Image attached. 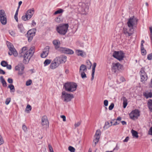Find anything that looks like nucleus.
<instances>
[{
  "label": "nucleus",
  "mask_w": 152,
  "mask_h": 152,
  "mask_svg": "<svg viewBox=\"0 0 152 152\" xmlns=\"http://www.w3.org/2000/svg\"><path fill=\"white\" fill-rule=\"evenodd\" d=\"M32 25L33 26H35L36 23L34 20H33L32 22Z\"/></svg>",
  "instance_id": "62"
},
{
  "label": "nucleus",
  "mask_w": 152,
  "mask_h": 152,
  "mask_svg": "<svg viewBox=\"0 0 152 152\" xmlns=\"http://www.w3.org/2000/svg\"><path fill=\"white\" fill-rule=\"evenodd\" d=\"M87 70L86 66L84 64H82L80 66L79 73L82 72H85Z\"/></svg>",
  "instance_id": "21"
},
{
  "label": "nucleus",
  "mask_w": 152,
  "mask_h": 152,
  "mask_svg": "<svg viewBox=\"0 0 152 152\" xmlns=\"http://www.w3.org/2000/svg\"><path fill=\"white\" fill-rule=\"evenodd\" d=\"M148 107L150 111L152 112V100L150 99L148 102Z\"/></svg>",
  "instance_id": "28"
},
{
  "label": "nucleus",
  "mask_w": 152,
  "mask_h": 152,
  "mask_svg": "<svg viewBox=\"0 0 152 152\" xmlns=\"http://www.w3.org/2000/svg\"><path fill=\"white\" fill-rule=\"evenodd\" d=\"M7 47L9 50L8 52L9 55L11 56L13 55L15 56H17L18 55V53L16 49L14 48L13 45L9 42H7Z\"/></svg>",
  "instance_id": "7"
},
{
  "label": "nucleus",
  "mask_w": 152,
  "mask_h": 152,
  "mask_svg": "<svg viewBox=\"0 0 152 152\" xmlns=\"http://www.w3.org/2000/svg\"><path fill=\"white\" fill-rule=\"evenodd\" d=\"M74 98V96L72 94H68L65 91L62 92L61 98L64 101L66 102L70 101Z\"/></svg>",
  "instance_id": "6"
},
{
  "label": "nucleus",
  "mask_w": 152,
  "mask_h": 152,
  "mask_svg": "<svg viewBox=\"0 0 152 152\" xmlns=\"http://www.w3.org/2000/svg\"><path fill=\"white\" fill-rule=\"evenodd\" d=\"M66 57L63 55L60 58V62L61 63H64L66 61Z\"/></svg>",
  "instance_id": "26"
},
{
  "label": "nucleus",
  "mask_w": 152,
  "mask_h": 152,
  "mask_svg": "<svg viewBox=\"0 0 152 152\" xmlns=\"http://www.w3.org/2000/svg\"><path fill=\"white\" fill-rule=\"evenodd\" d=\"M60 44V41H58V51L61 53L66 54H72L74 53V51L70 49L65 48L59 47L58 46Z\"/></svg>",
  "instance_id": "5"
},
{
  "label": "nucleus",
  "mask_w": 152,
  "mask_h": 152,
  "mask_svg": "<svg viewBox=\"0 0 152 152\" xmlns=\"http://www.w3.org/2000/svg\"><path fill=\"white\" fill-rule=\"evenodd\" d=\"M49 123L47 117L45 115L43 116L42 118L41 124L42 125L46 128L48 127Z\"/></svg>",
  "instance_id": "15"
},
{
  "label": "nucleus",
  "mask_w": 152,
  "mask_h": 152,
  "mask_svg": "<svg viewBox=\"0 0 152 152\" xmlns=\"http://www.w3.org/2000/svg\"><path fill=\"white\" fill-rule=\"evenodd\" d=\"M143 95L147 99L152 97V93L151 92H145L143 93Z\"/></svg>",
  "instance_id": "24"
},
{
  "label": "nucleus",
  "mask_w": 152,
  "mask_h": 152,
  "mask_svg": "<svg viewBox=\"0 0 152 152\" xmlns=\"http://www.w3.org/2000/svg\"><path fill=\"white\" fill-rule=\"evenodd\" d=\"M51 61L50 59H46L44 62L45 66H46L50 64Z\"/></svg>",
  "instance_id": "34"
},
{
  "label": "nucleus",
  "mask_w": 152,
  "mask_h": 152,
  "mask_svg": "<svg viewBox=\"0 0 152 152\" xmlns=\"http://www.w3.org/2000/svg\"><path fill=\"white\" fill-rule=\"evenodd\" d=\"M20 56L23 58V62L27 64L33 54V52L31 50H28L26 47H24L22 48L20 51Z\"/></svg>",
  "instance_id": "2"
},
{
  "label": "nucleus",
  "mask_w": 152,
  "mask_h": 152,
  "mask_svg": "<svg viewBox=\"0 0 152 152\" xmlns=\"http://www.w3.org/2000/svg\"><path fill=\"white\" fill-rule=\"evenodd\" d=\"M77 85L76 83L68 82L65 83L64 87L66 91L69 92H73L76 90Z\"/></svg>",
  "instance_id": "3"
},
{
  "label": "nucleus",
  "mask_w": 152,
  "mask_h": 152,
  "mask_svg": "<svg viewBox=\"0 0 152 152\" xmlns=\"http://www.w3.org/2000/svg\"><path fill=\"white\" fill-rule=\"evenodd\" d=\"M129 139V137H127L126 138L123 140V142H126L128 141Z\"/></svg>",
  "instance_id": "58"
},
{
  "label": "nucleus",
  "mask_w": 152,
  "mask_h": 152,
  "mask_svg": "<svg viewBox=\"0 0 152 152\" xmlns=\"http://www.w3.org/2000/svg\"><path fill=\"white\" fill-rule=\"evenodd\" d=\"M80 124V123L79 122H77V123H75V127L79 126Z\"/></svg>",
  "instance_id": "60"
},
{
  "label": "nucleus",
  "mask_w": 152,
  "mask_h": 152,
  "mask_svg": "<svg viewBox=\"0 0 152 152\" xmlns=\"http://www.w3.org/2000/svg\"><path fill=\"white\" fill-rule=\"evenodd\" d=\"M87 63L88 64V63L89 64V65H90V67L89 68V69H90L91 68V66L92 65V64H91V62L90 61H88L87 62Z\"/></svg>",
  "instance_id": "64"
},
{
  "label": "nucleus",
  "mask_w": 152,
  "mask_h": 152,
  "mask_svg": "<svg viewBox=\"0 0 152 152\" xmlns=\"http://www.w3.org/2000/svg\"><path fill=\"white\" fill-rule=\"evenodd\" d=\"M31 106L29 104L27 105L26 109V111H30L31 110Z\"/></svg>",
  "instance_id": "39"
},
{
  "label": "nucleus",
  "mask_w": 152,
  "mask_h": 152,
  "mask_svg": "<svg viewBox=\"0 0 152 152\" xmlns=\"http://www.w3.org/2000/svg\"><path fill=\"white\" fill-rule=\"evenodd\" d=\"M141 52L142 54V55H145L146 53V50L144 48L143 49H141Z\"/></svg>",
  "instance_id": "43"
},
{
  "label": "nucleus",
  "mask_w": 152,
  "mask_h": 152,
  "mask_svg": "<svg viewBox=\"0 0 152 152\" xmlns=\"http://www.w3.org/2000/svg\"><path fill=\"white\" fill-rule=\"evenodd\" d=\"M120 123V122H119L118 121H116L113 124V126H115L119 124Z\"/></svg>",
  "instance_id": "61"
},
{
  "label": "nucleus",
  "mask_w": 152,
  "mask_h": 152,
  "mask_svg": "<svg viewBox=\"0 0 152 152\" xmlns=\"http://www.w3.org/2000/svg\"><path fill=\"white\" fill-rule=\"evenodd\" d=\"M96 65V63L94 62L93 63L92 69V74H91V80H92L94 78V73L95 72V68Z\"/></svg>",
  "instance_id": "19"
},
{
  "label": "nucleus",
  "mask_w": 152,
  "mask_h": 152,
  "mask_svg": "<svg viewBox=\"0 0 152 152\" xmlns=\"http://www.w3.org/2000/svg\"><path fill=\"white\" fill-rule=\"evenodd\" d=\"M0 80L3 86L4 87H6L7 86V83L3 76H1L0 77Z\"/></svg>",
  "instance_id": "25"
},
{
  "label": "nucleus",
  "mask_w": 152,
  "mask_h": 152,
  "mask_svg": "<svg viewBox=\"0 0 152 152\" xmlns=\"http://www.w3.org/2000/svg\"><path fill=\"white\" fill-rule=\"evenodd\" d=\"M34 13V8L28 10L26 12L25 15H23L22 17V19L24 21L29 20L31 18Z\"/></svg>",
  "instance_id": "8"
},
{
  "label": "nucleus",
  "mask_w": 152,
  "mask_h": 152,
  "mask_svg": "<svg viewBox=\"0 0 152 152\" xmlns=\"http://www.w3.org/2000/svg\"><path fill=\"white\" fill-rule=\"evenodd\" d=\"M64 12V10L62 9L58 8V18L60 19V21L61 20V17L62 15V13Z\"/></svg>",
  "instance_id": "22"
},
{
  "label": "nucleus",
  "mask_w": 152,
  "mask_h": 152,
  "mask_svg": "<svg viewBox=\"0 0 152 152\" xmlns=\"http://www.w3.org/2000/svg\"><path fill=\"white\" fill-rule=\"evenodd\" d=\"M0 21L3 25H5L7 23L6 15L4 11L3 10H0Z\"/></svg>",
  "instance_id": "11"
},
{
  "label": "nucleus",
  "mask_w": 152,
  "mask_h": 152,
  "mask_svg": "<svg viewBox=\"0 0 152 152\" xmlns=\"http://www.w3.org/2000/svg\"><path fill=\"white\" fill-rule=\"evenodd\" d=\"M113 56L114 57L120 61L123 60L124 56V53L122 51H114L113 54Z\"/></svg>",
  "instance_id": "10"
},
{
  "label": "nucleus",
  "mask_w": 152,
  "mask_h": 152,
  "mask_svg": "<svg viewBox=\"0 0 152 152\" xmlns=\"http://www.w3.org/2000/svg\"><path fill=\"white\" fill-rule=\"evenodd\" d=\"M96 65V63L94 62L93 63L92 69V74H91V80H92L94 78V73L95 72V68Z\"/></svg>",
  "instance_id": "18"
},
{
  "label": "nucleus",
  "mask_w": 152,
  "mask_h": 152,
  "mask_svg": "<svg viewBox=\"0 0 152 152\" xmlns=\"http://www.w3.org/2000/svg\"><path fill=\"white\" fill-rule=\"evenodd\" d=\"M18 29L21 33L23 34H24L26 33V30L24 28L23 25L22 24L20 23L18 24Z\"/></svg>",
  "instance_id": "17"
},
{
  "label": "nucleus",
  "mask_w": 152,
  "mask_h": 152,
  "mask_svg": "<svg viewBox=\"0 0 152 152\" xmlns=\"http://www.w3.org/2000/svg\"><path fill=\"white\" fill-rule=\"evenodd\" d=\"M8 82L10 83H13V80L11 78H8L7 80Z\"/></svg>",
  "instance_id": "54"
},
{
  "label": "nucleus",
  "mask_w": 152,
  "mask_h": 152,
  "mask_svg": "<svg viewBox=\"0 0 152 152\" xmlns=\"http://www.w3.org/2000/svg\"><path fill=\"white\" fill-rule=\"evenodd\" d=\"M7 64L8 63L7 62L5 61H2L1 63V65L3 67H6L7 65Z\"/></svg>",
  "instance_id": "35"
},
{
  "label": "nucleus",
  "mask_w": 152,
  "mask_h": 152,
  "mask_svg": "<svg viewBox=\"0 0 152 152\" xmlns=\"http://www.w3.org/2000/svg\"><path fill=\"white\" fill-rule=\"evenodd\" d=\"M7 69H11L12 68V66L10 65H8V64L7 66H6Z\"/></svg>",
  "instance_id": "59"
},
{
  "label": "nucleus",
  "mask_w": 152,
  "mask_h": 152,
  "mask_svg": "<svg viewBox=\"0 0 152 152\" xmlns=\"http://www.w3.org/2000/svg\"><path fill=\"white\" fill-rule=\"evenodd\" d=\"M120 83L123 82L125 80V79L123 77H120Z\"/></svg>",
  "instance_id": "57"
},
{
  "label": "nucleus",
  "mask_w": 152,
  "mask_h": 152,
  "mask_svg": "<svg viewBox=\"0 0 152 152\" xmlns=\"http://www.w3.org/2000/svg\"><path fill=\"white\" fill-rule=\"evenodd\" d=\"M101 134V132L100 130L99 129L97 130L96 131L95 134L94 136V138H97V139H99Z\"/></svg>",
  "instance_id": "27"
},
{
  "label": "nucleus",
  "mask_w": 152,
  "mask_h": 152,
  "mask_svg": "<svg viewBox=\"0 0 152 152\" xmlns=\"http://www.w3.org/2000/svg\"><path fill=\"white\" fill-rule=\"evenodd\" d=\"M80 75L81 77L83 78H84L87 77L85 73V72H82L80 73Z\"/></svg>",
  "instance_id": "37"
},
{
  "label": "nucleus",
  "mask_w": 152,
  "mask_h": 152,
  "mask_svg": "<svg viewBox=\"0 0 152 152\" xmlns=\"http://www.w3.org/2000/svg\"><path fill=\"white\" fill-rule=\"evenodd\" d=\"M68 27V24L60 25L58 27V32L61 34L64 35L67 32Z\"/></svg>",
  "instance_id": "4"
},
{
  "label": "nucleus",
  "mask_w": 152,
  "mask_h": 152,
  "mask_svg": "<svg viewBox=\"0 0 152 152\" xmlns=\"http://www.w3.org/2000/svg\"><path fill=\"white\" fill-rule=\"evenodd\" d=\"M110 126H111V125H110L109 123L107 121V122H106L105 123V124L104 126V128H106V129H107L109 128Z\"/></svg>",
  "instance_id": "36"
},
{
  "label": "nucleus",
  "mask_w": 152,
  "mask_h": 152,
  "mask_svg": "<svg viewBox=\"0 0 152 152\" xmlns=\"http://www.w3.org/2000/svg\"><path fill=\"white\" fill-rule=\"evenodd\" d=\"M22 128L23 131L25 132H26L27 131V127L24 124L23 125Z\"/></svg>",
  "instance_id": "48"
},
{
  "label": "nucleus",
  "mask_w": 152,
  "mask_h": 152,
  "mask_svg": "<svg viewBox=\"0 0 152 152\" xmlns=\"http://www.w3.org/2000/svg\"><path fill=\"white\" fill-rule=\"evenodd\" d=\"M24 69V66L23 64L22 63H20L18 64V65L16 66L15 67V69L16 70H18L19 69Z\"/></svg>",
  "instance_id": "23"
},
{
  "label": "nucleus",
  "mask_w": 152,
  "mask_h": 152,
  "mask_svg": "<svg viewBox=\"0 0 152 152\" xmlns=\"http://www.w3.org/2000/svg\"><path fill=\"white\" fill-rule=\"evenodd\" d=\"M123 107L124 108L126 107L127 104V100L125 97H123Z\"/></svg>",
  "instance_id": "31"
},
{
  "label": "nucleus",
  "mask_w": 152,
  "mask_h": 152,
  "mask_svg": "<svg viewBox=\"0 0 152 152\" xmlns=\"http://www.w3.org/2000/svg\"><path fill=\"white\" fill-rule=\"evenodd\" d=\"M8 88H9L11 91L14 92L15 91V89L14 86L12 84L9 85L8 86Z\"/></svg>",
  "instance_id": "32"
},
{
  "label": "nucleus",
  "mask_w": 152,
  "mask_h": 152,
  "mask_svg": "<svg viewBox=\"0 0 152 152\" xmlns=\"http://www.w3.org/2000/svg\"><path fill=\"white\" fill-rule=\"evenodd\" d=\"M131 132L132 134V135L133 137L136 138H137L138 137V134L137 131L132 129L131 131Z\"/></svg>",
  "instance_id": "29"
},
{
  "label": "nucleus",
  "mask_w": 152,
  "mask_h": 152,
  "mask_svg": "<svg viewBox=\"0 0 152 152\" xmlns=\"http://www.w3.org/2000/svg\"><path fill=\"white\" fill-rule=\"evenodd\" d=\"M49 47L48 46H46L45 48L42 53L41 54V57L42 58H45L46 57L49 53Z\"/></svg>",
  "instance_id": "16"
},
{
  "label": "nucleus",
  "mask_w": 152,
  "mask_h": 152,
  "mask_svg": "<svg viewBox=\"0 0 152 152\" xmlns=\"http://www.w3.org/2000/svg\"><path fill=\"white\" fill-rule=\"evenodd\" d=\"M32 83V81L31 80H29L26 82V85L27 86L30 85Z\"/></svg>",
  "instance_id": "44"
},
{
  "label": "nucleus",
  "mask_w": 152,
  "mask_h": 152,
  "mask_svg": "<svg viewBox=\"0 0 152 152\" xmlns=\"http://www.w3.org/2000/svg\"><path fill=\"white\" fill-rule=\"evenodd\" d=\"M61 118L63 119V121H66V116L64 115H61L60 116Z\"/></svg>",
  "instance_id": "51"
},
{
  "label": "nucleus",
  "mask_w": 152,
  "mask_h": 152,
  "mask_svg": "<svg viewBox=\"0 0 152 152\" xmlns=\"http://www.w3.org/2000/svg\"><path fill=\"white\" fill-rule=\"evenodd\" d=\"M140 115V112L137 109L132 110L129 114L130 118L133 120H134L135 118L137 119Z\"/></svg>",
  "instance_id": "12"
},
{
  "label": "nucleus",
  "mask_w": 152,
  "mask_h": 152,
  "mask_svg": "<svg viewBox=\"0 0 152 152\" xmlns=\"http://www.w3.org/2000/svg\"><path fill=\"white\" fill-rule=\"evenodd\" d=\"M36 31V29H31L28 30L26 34V36L28 38V40L29 42L32 40L33 37L35 35Z\"/></svg>",
  "instance_id": "9"
},
{
  "label": "nucleus",
  "mask_w": 152,
  "mask_h": 152,
  "mask_svg": "<svg viewBox=\"0 0 152 152\" xmlns=\"http://www.w3.org/2000/svg\"><path fill=\"white\" fill-rule=\"evenodd\" d=\"M53 43L55 46V48L57 49V40H55L53 41Z\"/></svg>",
  "instance_id": "41"
},
{
  "label": "nucleus",
  "mask_w": 152,
  "mask_h": 152,
  "mask_svg": "<svg viewBox=\"0 0 152 152\" xmlns=\"http://www.w3.org/2000/svg\"><path fill=\"white\" fill-rule=\"evenodd\" d=\"M121 122L123 125H125L126 124V122L125 121H121Z\"/></svg>",
  "instance_id": "63"
},
{
  "label": "nucleus",
  "mask_w": 152,
  "mask_h": 152,
  "mask_svg": "<svg viewBox=\"0 0 152 152\" xmlns=\"http://www.w3.org/2000/svg\"><path fill=\"white\" fill-rule=\"evenodd\" d=\"M68 150L71 152H75V149L71 146H69L68 147Z\"/></svg>",
  "instance_id": "38"
},
{
  "label": "nucleus",
  "mask_w": 152,
  "mask_h": 152,
  "mask_svg": "<svg viewBox=\"0 0 152 152\" xmlns=\"http://www.w3.org/2000/svg\"><path fill=\"white\" fill-rule=\"evenodd\" d=\"M18 14H15V16H14V18L16 20V21L17 22H18Z\"/></svg>",
  "instance_id": "56"
},
{
  "label": "nucleus",
  "mask_w": 152,
  "mask_h": 152,
  "mask_svg": "<svg viewBox=\"0 0 152 152\" xmlns=\"http://www.w3.org/2000/svg\"><path fill=\"white\" fill-rule=\"evenodd\" d=\"M9 33L12 36H14L15 34V32L13 31L12 30H10L9 31Z\"/></svg>",
  "instance_id": "49"
},
{
  "label": "nucleus",
  "mask_w": 152,
  "mask_h": 152,
  "mask_svg": "<svg viewBox=\"0 0 152 152\" xmlns=\"http://www.w3.org/2000/svg\"><path fill=\"white\" fill-rule=\"evenodd\" d=\"M122 65L119 63H113L112 70L114 73L118 72L121 68Z\"/></svg>",
  "instance_id": "14"
},
{
  "label": "nucleus",
  "mask_w": 152,
  "mask_h": 152,
  "mask_svg": "<svg viewBox=\"0 0 152 152\" xmlns=\"http://www.w3.org/2000/svg\"><path fill=\"white\" fill-rule=\"evenodd\" d=\"M99 140V139H98L97 138H94V139L93 140V142H94V144H93L92 145L93 146L95 147L96 144L98 143Z\"/></svg>",
  "instance_id": "33"
},
{
  "label": "nucleus",
  "mask_w": 152,
  "mask_h": 152,
  "mask_svg": "<svg viewBox=\"0 0 152 152\" xmlns=\"http://www.w3.org/2000/svg\"><path fill=\"white\" fill-rule=\"evenodd\" d=\"M114 107V104L113 103H111L109 107V110H112Z\"/></svg>",
  "instance_id": "42"
},
{
  "label": "nucleus",
  "mask_w": 152,
  "mask_h": 152,
  "mask_svg": "<svg viewBox=\"0 0 152 152\" xmlns=\"http://www.w3.org/2000/svg\"><path fill=\"white\" fill-rule=\"evenodd\" d=\"M4 142V140L2 137L1 136H0V145L2 144Z\"/></svg>",
  "instance_id": "52"
},
{
  "label": "nucleus",
  "mask_w": 152,
  "mask_h": 152,
  "mask_svg": "<svg viewBox=\"0 0 152 152\" xmlns=\"http://www.w3.org/2000/svg\"><path fill=\"white\" fill-rule=\"evenodd\" d=\"M5 74V72L2 69L0 68V74L4 75Z\"/></svg>",
  "instance_id": "55"
},
{
  "label": "nucleus",
  "mask_w": 152,
  "mask_h": 152,
  "mask_svg": "<svg viewBox=\"0 0 152 152\" xmlns=\"http://www.w3.org/2000/svg\"><path fill=\"white\" fill-rule=\"evenodd\" d=\"M48 147L50 152H53V151L52 146L50 144H48Z\"/></svg>",
  "instance_id": "40"
},
{
  "label": "nucleus",
  "mask_w": 152,
  "mask_h": 152,
  "mask_svg": "<svg viewBox=\"0 0 152 152\" xmlns=\"http://www.w3.org/2000/svg\"><path fill=\"white\" fill-rule=\"evenodd\" d=\"M147 58L148 60L152 59V53H151L148 55Z\"/></svg>",
  "instance_id": "45"
},
{
  "label": "nucleus",
  "mask_w": 152,
  "mask_h": 152,
  "mask_svg": "<svg viewBox=\"0 0 152 152\" xmlns=\"http://www.w3.org/2000/svg\"><path fill=\"white\" fill-rule=\"evenodd\" d=\"M18 70L19 71L18 74L20 75H21L23 74L24 69H19Z\"/></svg>",
  "instance_id": "47"
},
{
  "label": "nucleus",
  "mask_w": 152,
  "mask_h": 152,
  "mask_svg": "<svg viewBox=\"0 0 152 152\" xmlns=\"http://www.w3.org/2000/svg\"><path fill=\"white\" fill-rule=\"evenodd\" d=\"M11 101V99L10 98H7L5 101V103L7 105H8Z\"/></svg>",
  "instance_id": "46"
},
{
  "label": "nucleus",
  "mask_w": 152,
  "mask_h": 152,
  "mask_svg": "<svg viewBox=\"0 0 152 152\" xmlns=\"http://www.w3.org/2000/svg\"><path fill=\"white\" fill-rule=\"evenodd\" d=\"M121 119H122V118L121 117L119 116L116 119H113V121L116 120V121H118L119 122V121H121Z\"/></svg>",
  "instance_id": "50"
},
{
  "label": "nucleus",
  "mask_w": 152,
  "mask_h": 152,
  "mask_svg": "<svg viewBox=\"0 0 152 152\" xmlns=\"http://www.w3.org/2000/svg\"><path fill=\"white\" fill-rule=\"evenodd\" d=\"M140 81L144 83L148 79L147 75L142 68H141L140 72Z\"/></svg>",
  "instance_id": "13"
},
{
  "label": "nucleus",
  "mask_w": 152,
  "mask_h": 152,
  "mask_svg": "<svg viewBox=\"0 0 152 152\" xmlns=\"http://www.w3.org/2000/svg\"><path fill=\"white\" fill-rule=\"evenodd\" d=\"M50 68L52 69H54L57 67L56 64V59H54L52 62L50 66Z\"/></svg>",
  "instance_id": "20"
},
{
  "label": "nucleus",
  "mask_w": 152,
  "mask_h": 152,
  "mask_svg": "<svg viewBox=\"0 0 152 152\" xmlns=\"http://www.w3.org/2000/svg\"><path fill=\"white\" fill-rule=\"evenodd\" d=\"M138 20L134 16L129 18L127 22L128 28H124V33L129 37L133 33L134 29L136 27Z\"/></svg>",
  "instance_id": "1"
},
{
  "label": "nucleus",
  "mask_w": 152,
  "mask_h": 152,
  "mask_svg": "<svg viewBox=\"0 0 152 152\" xmlns=\"http://www.w3.org/2000/svg\"><path fill=\"white\" fill-rule=\"evenodd\" d=\"M108 100H104V105L105 106H107L108 104Z\"/></svg>",
  "instance_id": "53"
},
{
  "label": "nucleus",
  "mask_w": 152,
  "mask_h": 152,
  "mask_svg": "<svg viewBox=\"0 0 152 152\" xmlns=\"http://www.w3.org/2000/svg\"><path fill=\"white\" fill-rule=\"evenodd\" d=\"M76 53L77 55L78 56H81L82 57H83L84 56L83 54V52L82 50H77L76 51Z\"/></svg>",
  "instance_id": "30"
}]
</instances>
